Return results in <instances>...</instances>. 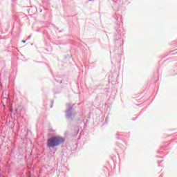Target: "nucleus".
<instances>
[{
    "label": "nucleus",
    "instance_id": "nucleus-1",
    "mask_svg": "<svg viewBox=\"0 0 177 177\" xmlns=\"http://www.w3.org/2000/svg\"><path fill=\"white\" fill-rule=\"evenodd\" d=\"M65 141L66 140L62 136H53L47 140V147H52L53 149L54 147L60 146V145L64 143Z\"/></svg>",
    "mask_w": 177,
    "mask_h": 177
},
{
    "label": "nucleus",
    "instance_id": "nucleus-5",
    "mask_svg": "<svg viewBox=\"0 0 177 177\" xmlns=\"http://www.w3.org/2000/svg\"><path fill=\"white\" fill-rule=\"evenodd\" d=\"M105 122H107V119L105 120Z\"/></svg>",
    "mask_w": 177,
    "mask_h": 177
},
{
    "label": "nucleus",
    "instance_id": "nucleus-4",
    "mask_svg": "<svg viewBox=\"0 0 177 177\" xmlns=\"http://www.w3.org/2000/svg\"><path fill=\"white\" fill-rule=\"evenodd\" d=\"M30 37L29 36V37H28V39H30Z\"/></svg>",
    "mask_w": 177,
    "mask_h": 177
},
{
    "label": "nucleus",
    "instance_id": "nucleus-3",
    "mask_svg": "<svg viewBox=\"0 0 177 177\" xmlns=\"http://www.w3.org/2000/svg\"><path fill=\"white\" fill-rule=\"evenodd\" d=\"M22 42H23L24 44H26V40H22Z\"/></svg>",
    "mask_w": 177,
    "mask_h": 177
},
{
    "label": "nucleus",
    "instance_id": "nucleus-2",
    "mask_svg": "<svg viewBox=\"0 0 177 177\" xmlns=\"http://www.w3.org/2000/svg\"><path fill=\"white\" fill-rule=\"evenodd\" d=\"M67 111H66V117L67 120H73L75 118V113H73V107L70 104H66Z\"/></svg>",
    "mask_w": 177,
    "mask_h": 177
}]
</instances>
